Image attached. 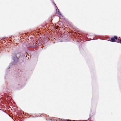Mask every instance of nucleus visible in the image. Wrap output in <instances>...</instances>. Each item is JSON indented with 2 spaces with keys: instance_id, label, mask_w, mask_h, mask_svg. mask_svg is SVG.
<instances>
[{
  "instance_id": "4",
  "label": "nucleus",
  "mask_w": 121,
  "mask_h": 121,
  "mask_svg": "<svg viewBox=\"0 0 121 121\" xmlns=\"http://www.w3.org/2000/svg\"><path fill=\"white\" fill-rule=\"evenodd\" d=\"M54 119H53L55 121H60V119L56 117H54Z\"/></svg>"
},
{
  "instance_id": "6",
  "label": "nucleus",
  "mask_w": 121,
  "mask_h": 121,
  "mask_svg": "<svg viewBox=\"0 0 121 121\" xmlns=\"http://www.w3.org/2000/svg\"><path fill=\"white\" fill-rule=\"evenodd\" d=\"M118 40H118V42H118V43H121V39L119 41H118Z\"/></svg>"
},
{
  "instance_id": "2",
  "label": "nucleus",
  "mask_w": 121,
  "mask_h": 121,
  "mask_svg": "<svg viewBox=\"0 0 121 121\" xmlns=\"http://www.w3.org/2000/svg\"><path fill=\"white\" fill-rule=\"evenodd\" d=\"M117 37L116 36H114V37L111 38V41L112 42H115V40H117Z\"/></svg>"
},
{
  "instance_id": "3",
  "label": "nucleus",
  "mask_w": 121,
  "mask_h": 121,
  "mask_svg": "<svg viewBox=\"0 0 121 121\" xmlns=\"http://www.w3.org/2000/svg\"><path fill=\"white\" fill-rule=\"evenodd\" d=\"M56 6V13L57 14H58L59 15H61V14L60 13V12L59 11V10L58 9V8L57 7L56 5L55 4Z\"/></svg>"
},
{
  "instance_id": "1",
  "label": "nucleus",
  "mask_w": 121,
  "mask_h": 121,
  "mask_svg": "<svg viewBox=\"0 0 121 121\" xmlns=\"http://www.w3.org/2000/svg\"><path fill=\"white\" fill-rule=\"evenodd\" d=\"M13 60V62L15 63H17L18 61V58L17 57L16 55L13 56H12Z\"/></svg>"
},
{
  "instance_id": "5",
  "label": "nucleus",
  "mask_w": 121,
  "mask_h": 121,
  "mask_svg": "<svg viewBox=\"0 0 121 121\" xmlns=\"http://www.w3.org/2000/svg\"><path fill=\"white\" fill-rule=\"evenodd\" d=\"M62 120L63 121H72L71 120H65L64 119H63V120Z\"/></svg>"
},
{
  "instance_id": "7",
  "label": "nucleus",
  "mask_w": 121,
  "mask_h": 121,
  "mask_svg": "<svg viewBox=\"0 0 121 121\" xmlns=\"http://www.w3.org/2000/svg\"><path fill=\"white\" fill-rule=\"evenodd\" d=\"M90 116H91V112H90Z\"/></svg>"
}]
</instances>
